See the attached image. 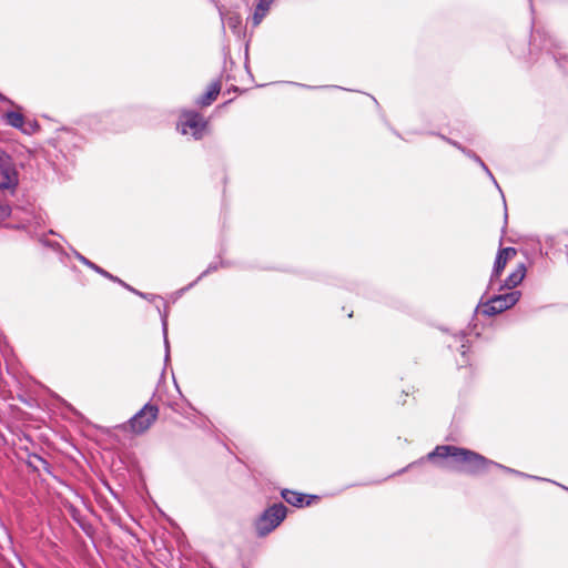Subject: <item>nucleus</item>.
Masks as SVG:
<instances>
[{"label": "nucleus", "mask_w": 568, "mask_h": 568, "mask_svg": "<svg viewBox=\"0 0 568 568\" xmlns=\"http://www.w3.org/2000/svg\"><path fill=\"white\" fill-rule=\"evenodd\" d=\"M223 23L227 26L233 32L237 33L242 23V19L240 14L234 12H229L225 17L222 18Z\"/></svg>", "instance_id": "f8f14e48"}, {"label": "nucleus", "mask_w": 568, "mask_h": 568, "mask_svg": "<svg viewBox=\"0 0 568 568\" xmlns=\"http://www.w3.org/2000/svg\"><path fill=\"white\" fill-rule=\"evenodd\" d=\"M77 257L80 262H82L84 265L91 267L92 270H94L95 272H98L99 274L114 281V282H119L121 284H123L126 288L131 290L132 292H135L133 288L129 287L128 285H125L121 280H119L118 277H114L112 276L110 273H108L106 271L102 270L101 267H99L98 265H95L94 263H92L91 261H89L88 258H85L84 256H82L81 254H77Z\"/></svg>", "instance_id": "9d476101"}, {"label": "nucleus", "mask_w": 568, "mask_h": 568, "mask_svg": "<svg viewBox=\"0 0 568 568\" xmlns=\"http://www.w3.org/2000/svg\"><path fill=\"white\" fill-rule=\"evenodd\" d=\"M465 337H466V335H465V334H462V335H459L457 338H458V341H460V342H462V341H464V338H465Z\"/></svg>", "instance_id": "412c9836"}, {"label": "nucleus", "mask_w": 568, "mask_h": 568, "mask_svg": "<svg viewBox=\"0 0 568 568\" xmlns=\"http://www.w3.org/2000/svg\"><path fill=\"white\" fill-rule=\"evenodd\" d=\"M162 326H163V335H164V344L166 349V357L169 356V339H168V321L166 317L162 320Z\"/></svg>", "instance_id": "dca6fc26"}, {"label": "nucleus", "mask_w": 568, "mask_h": 568, "mask_svg": "<svg viewBox=\"0 0 568 568\" xmlns=\"http://www.w3.org/2000/svg\"><path fill=\"white\" fill-rule=\"evenodd\" d=\"M526 275L525 264H519L514 272H511L505 281L504 286L507 288L516 287L523 282Z\"/></svg>", "instance_id": "1a4fd4ad"}, {"label": "nucleus", "mask_w": 568, "mask_h": 568, "mask_svg": "<svg viewBox=\"0 0 568 568\" xmlns=\"http://www.w3.org/2000/svg\"><path fill=\"white\" fill-rule=\"evenodd\" d=\"M266 11L260 10L258 7L255 8L254 14H253V23L254 26H258L263 18L265 17Z\"/></svg>", "instance_id": "4468645a"}, {"label": "nucleus", "mask_w": 568, "mask_h": 568, "mask_svg": "<svg viewBox=\"0 0 568 568\" xmlns=\"http://www.w3.org/2000/svg\"><path fill=\"white\" fill-rule=\"evenodd\" d=\"M286 507L275 504L267 508L255 523L256 532L263 537L274 530L285 518Z\"/></svg>", "instance_id": "7ed1b4c3"}, {"label": "nucleus", "mask_w": 568, "mask_h": 568, "mask_svg": "<svg viewBox=\"0 0 568 568\" xmlns=\"http://www.w3.org/2000/svg\"><path fill=\"white\" fill-rule=\"evenodd\" d=\"M0 101H3V102H8V103H10V104H13V102H12L10 99H8L7 97H4L2 93H0Z\"/></svg>", "instance_id": "6ab92c4d"}, {"label": "nucleus", "mask_w": 568, "mask_h": 568, "mask_svg": "<svg viewBox=\"0 0 568 568\" xmlns=\"http://www.w3.org/2000/svg\"><path fill=\"white\" fill-rule=\"evenodd\" d=\"M520 296L521 294L519 291H513L494 296L483 305V313L487 316L499 314L513 307L519 301Z\"/></svg>", "instance_id": "20e7f679"}, {"label": "nucleus", "mask_w": 568, "mask_h": 568, "mask_svg": "<svg viewBox=\"0 0 568 568\" xmlns=\"http://www.w3.org/2000/svg\"><path fill=\"white\" fill-rule=\"evenodd\" d=\"M282 497L285 499L286 503L293 505V506H302L305 496L303 494L284 489L282 491Z\"/></svg>", "instance_id": "ddd939ff"}, {"label": "nucleus", "mask_w": 568, "mask_h": 568, "mask_svg": "<svg viewBox=\"0 0 568 568\" xmlns=\"http://www.w3.org/2000/svg\"><path fill=\"white\" fill-rule=\"evenodd\" d=\"M458 149H460L464 153H466L469 158H471V154H474L473 152L470 151H466L465 149H463L460 145H458Z\"/></svg>", "instance_id": "aec40b11"}, {"label": "nucleus", "mask_w": 568, "mask_h": 568, "mask_svg": "<svg viewBox=\"0 0 568 568\" xmlns=\"http://www.w3.org/2000/svg\"><path fill=\"white\" fill-rule=\"evenodd\" d=\"M11 213V207L8 204H0V222L6 220Z\"/></svg>", "instance_id": "2eb2a0df"}, {"label": "nucleus", "mask_w": 568, "mask_h": 568, "mask_svg": "<svg viewBox=\"0 0 568 568\" xmlns=\"http://www.w3.org/2000/svg\"><path fill=\"white\" fill-rule=\"evenodd\" d=\"M471 159L477 162L484 170L485 172L490 176V179H494L491 172L489 171V169L486 166V164L483 162V160L476 155L475 153L471 154Z\"/></svg>", "instance_id": "f3484780"}, {"label": "nucleus", "mask_w": 568, "mask_h": 568, "mask_svg": "<svg viewBox=\"0 0 568 568\" xmlns=\"http://www.w3.org/2000/svg\"><path fill=\"white\" fill-rule=\"evenodd\" d=\"M2 119L4 120V122L8 125H11L12 128H16V129H22V126L24 124V116L22 115L21 112H16V111L6 112L2 116Z\"/></svg>", "instance_id": "9b49d317"}, {"label": "nucleus", "mask_w": 568, "mask_h": 568, "mask_svg": "<svg viewBox=\"0 0 568 568\" xmlns=\"http://www.w3.org/2000/svg\"><path fill=\"white\" fill-rule=\"evenodd\" d=\"M462 354L465 355L466 354V351H465V344H462Z\"/></svg>", "instance_id": "4be33fe9"}, {"label": "nucleus", "mask_w": 568, "mask_h": 568, "mask_svg": "<svg viewBox=\"0 0 568 568\" xmlns=\"http://www.w3.org/2000/svg\"><path fill=\"white\" fill-rule=\"evenodd\" d=\"M159 408L155 405L145 404L130 420L132 432L144 433L158 418Z\"/></svg>", "instance_id": "423d86ee"}, {"label": "nucleus", "mask_w": 568, "mask_h": 568, "mask_svg": "<svg viewBox=\"0 0 568 568\" xmlns=\"http://www.w3.org/2000/svg\"><path fill=\"white\" fill-rule=\"evenodd\" d=\"M514 255H516V250L513 247L501 248L498 252L495 264H494L491 277H490L491 285L494 283V281L497 280L499 277V275L501 274L503 270L505 268V266L507 264V261L510 258V256H514Z\"/></svg>", "instance_id": "0eeeda50"}, {"label": "nucleus", "mask_w": 568, "mask_h": 568, "mask_svg": "<svg viewBox=\"0 0 568 568\" xmlns=\"http://www.w3.org/2000/svg\"><path fill=\"white\" fill-rule=\"evenodd\" d=\"M272 2H273V0H258V3L256 7H258L260 10L267 12Z\"/></svg>", "instance_id": "a211bd4d"}, {"label": "nucleus", "mask_w": 568, "mask_h": 568, "mask_svg": "<svg viewBox=\"0 0 568 568\" xmlns=\"http://www.w3.org/2000/svg\"><path fill=\"white\" fill-rule=\"evenodd\" d=\"M0 191H9L14 194L19 185V172L12 158L0 149Z\"/></svg>", "instance_id": "f03ea898"}, {"label": "nucleus", "mask_w": 568, "mask_h": 568, "mask_svg": "<svg viewBox=\"0 0 568 568\" xmlns=\"http://www.w3.org/2000/svg\"><path fill=\"white\" fill-rule=\"evenodd\" d=\"M220 91L221 83L217 81L212 82L209 85L207 91L201 98H199L196 103L203 106L210 105L217 98Z\"/></svg>", "instance_id": "6e6552de"}, {"label": "nucleus", "mask_w": 568, "mask_h": 568, "mask_svg": "<svg viewBox=\"0 0 568 568\" xmlns=\"http://www.w3.org/2000/svg\"><path fill=\"white\" fill-rule=\"evenodd\" d=\"M428 459H433L435 457L439 458H450L452 465L450 468H454L459 471H464L467 474L476 475L483 471H486L490 466L503 469L506 473L517 474L520 476H525L524 474L516 471L509 467L503 466L498 463L487 459L486 457L466 449L459 448L452 445H442L437 446L433 452L428 454Z\"/></svg>", "instance_id": "f257e3e1"}, {"label": "nucleus", "mask_w": 568, "mask_h": 568, "mask_svg": "<svg viewBox=\"0 0 568 568\" xmlns=\"http://www.w3.org/2000/svg\"><path fill=\"white\" fill-rule=\"evenodd\" d=\"M205 128L206 122L196 112L182 113L178 123V129L182 134H191L196 140L203 136Z\"/></svg>", "instance_id": "39448f33"}, {"label": "nucleus", "mask_w": 568, "mask_h": 568, "mask_svg": "<svg viewBox=\"0 0 568 568\" xmlns=\"http://www.w3.org/2000/svg\"><path fill=\"white\" fill-rule=\"evenodd\" d=\"M447 142H450L453 145L458 148V144L456 142H452L450 139H447Z\"/></svg>", "instance_id": "5701e85b"}]
</instances>
